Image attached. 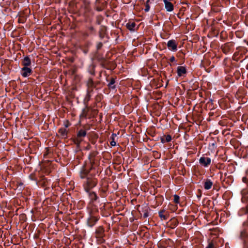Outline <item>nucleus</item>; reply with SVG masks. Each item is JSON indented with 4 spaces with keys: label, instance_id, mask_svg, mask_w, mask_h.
Returning a JSON list of instances; mask_svg holds the SVG:
<instances>
[{
    "label": "nucleus",
    "instance_id": "nucleus-16",
    "mask_svg": "<svg viewBox=\"0 0 248 248\" xmlns=\"http://www.w3.org/2000/svg\"><path fill=\"white\" fill-rule=\"evenodd\" d=\"M89 193V196L91 201H94L97 200V196L96 194V193L94 192H88Z\"/></svg>",
    "mask_w": 248,
    "mask_h": 248
},
{
    "label": "nucleus",
    "instance_id": "nucleus-15",
    "mask_svg": "<svg viewBox=\"0 0 248 248\" xmlns=\"http://www.w3.org/2000/svg\"><path fill=\"white\" fill-rule=\"evenodd\" d=\"M58 132L62 137L66 138L67 137V131L65 128H60Z\"/></svg>",
    "mask_w": 248,
    "mask_h": 248
},
{
    "label": "nucleus",
    "instance_id": "nucleus-5",
    "mask_svg": "<svg viewBox=\"0 0 248 248\" xmlns=\"http://www.w3.org/2000/svg\"><path fill=\"white\" fill-rule=\"evenodd\" d=\"M86 135V132L84 130H80L77 134V143L79 144L82 140V137H85Z\"/></svg>",
    "mask_w": 248,
    "mask_h": 248
},
{
    "label": "nucleus",
    "instance_id": "nucleus-27",
    "mask_svg": "<svg viewBox=\"0 0 248 248\" xmlns=\"http://www.w3.org/2000/svg\"><path fill=\"white\" fill-rule=\"evenodd\" d=\"M170 61L171 62H173L175 61V57L173 56H172V57H170Z\"/></svg>",
    "mask_w": 248,
    "mask_h": 248
},
{
    "label": "nucleus",
    "instance_id": "nucleus-2",
    "mask_svg": "<svg viewBox=\"0 0 248 248\" xmlns=\"http://www.w3.org/2000/svg\"><path fill=\"white\" fill-rule=\"evenodd\" d=\"M211 162V158L208 157L202 156L199 159L200 164L204 167H208Z\"/></svg>",
    "mask_w": 248,
    "mask_h": 248
},
{
    "label": "nucleus",
    "instance_id": "nucleus-25",
    "mask_svg": "<svg viewBox=\"0 0 248 248\" xmlns=\"http://www.w3.org/2000/svg\"><path fill=\"white\" fill-rule=\"evenodd\" d=\"M110 144L112 146H115L116 145V143L114 141V139H113V140L110 142Z\"/></svg>",
    "mask_w": 248,
    "mask_h": 248
},
{
    "label": "nucleus",
    "instance_id": "nucleus-8",
    "mask_svg": "<svg viewBox=\"0 0 248 248\" xmlns=\"http://www.w3.org/2000/svg\"><path fill=\"white\" fill-rule=\"evenodd\" d=\"M98 220V218L97 217L92 216L88 220V224L90 227H92L94 225Z\"/></svg>",
    "mask_w": 248,
    "mask_h": 248
},
{
    "label": "nucleus",
    "instance_id": "nucleus-14",
    "mask_svg": "<svg viewBox=\"0 0 248 248\" xmlns=\"http://www.w3.org/2000/svg\"><path fill=\"white\" fill-rule=\"evenodd\" d=\"M160 140L162 143L169 142L171 140V137L170 135H164L163 137L161 138Z\"/></svg>",
    "mask_w": 248,
    "mask_h": 248
},
{
    "label": "nucleus",
    "instance_id": "nucleus-21",
    "mask_svg": "<svg viewBox=\"0 0 248 248\" xmlns=\"http://www.w3.org/2000/svg\"><path fill=\"white\" fill-rule=\"evenodd\" d=\"M115 83V80L113 78H112L110 81V82L108 84V86L110 88H114L115 87L113 86L114 84Z\"/></svg>",
    "mask_w": 248,
    "mask_h": 248
},
{
    "label": "nucleus",
    "instance_id": "nucleus-10",
    "mask_svg": "<svg viewBox=\"0 0 248 248\" xmlns=\"http://www.w3.org/2000/svg\"><path fill=\"white\" fill-rule=\"evenodd\" d=\"M159 217L162 220H167L169 218V214L168 212H165V211L162 210L158 213Z\"/></svg>",
    "mask_w": 248,
    "mask_h": 248
},
{
    "label": "nucleus",
    "instance_id": "nucleus-13",
    "mask_svg": "<svg viewBox=\"0 0 248 248\" xmlns=\"http://www.w3.org/2000/svg\"><path fill=\"white\" fill-rule=\"evenodd\" d=\"M213 186V182L210 179H206L204 184V188L206 190H209Z\"/></svg>",
    "mask_w": 248,
    "mask_h": 248
},
{
    "label": "nucleus",
    "instance_id": "nucleus-23",
    "mask_svg": "<svg viewBox=\"0 0 248 248\" xmlns=\"http://www.w3.org/2000/svg\"><path fill=\"white\" fill-rule=\"evenodd\" d=\"M179 200V197L177 195H175L174 196V202L175 203H178Z\"/></svg>",
    "mask_w": 248,
    "mask_h": 248
},
{
    "label": "nucleus",
    "instance_id": "nucleus-12",
    "mask_svg": "<svg viewBox=\"0 0 248 248\" xmlns=\"http://www.w3.org/2000/svg\"><path fill=\"white\" fill-rule=\"evenodd\" d=\"M136 24L134 22H129L126 25V27L130 31H134L136 30Z\"/></svg>",
    "mask_w": 248,
    "mask_h": 248
},
{
    "label": "nucleus",
    "instance_id": "nucleus-20",
    "mask_svg": "<svg viewBox=\"0 0 248 248\" xmlns=\"http://www.w3.org/2000/svg\"><path fill=\"white\" fill-rule=\"evenodd\" d=\"M150 1V0H147L145 3V8L144 9V11L146 12H147L150 10V6L149 4V2Z\"/></svg>",
    "mask_w": 248,
    "mask_h": 248
},
{
    "label": "nucleus",
    "instance_id": "nucleus-11",
    "mask_svg": "<svg viewBox=\"0 0 248 248\" xmlns=\"http://www.w3.org/2000/svg\"><path fill=\"white\" fill-rule=\"evenodd\" d=\"M31 64V61L30 58L28 56H26L24 57L22 62V65L24 66V67H29Z\"/></svg>",
    "mask_w": 248,
    "mask_h": 248
},
{
    "label": "nucleus",
    "instance_id": "nucleus-1",
    "mask_svg": "<svg viewBox=\"0 0 248 248\" xmlns=\"http://www.w3.org/2000/svg\"><path fill=\"white\" fill-rule=\"evenodd\" d=\"M92 160H90V162ZM94 169L93 165L91 162V165L84 166L80 172V178H86V180L83 183V187L87 192H89L90 190L94 187L97 184V180L95 177L89 174V170Z\"/></svg>",
    "mask_w": 248,
    "mask_h": 248
},
{
    "label": "nucleus",
    "instance_id": "nucleus-3",
    "mask_svg": "<svg viewBox=\"0 0 248 248\" xmlns=\"http://www.w3.org/2000/svg\"><path fill=\"white\" fill-rule=\"evenodd\" d=\"M167 46L170 50L175 52L177 50V44L174 40H169Z\"/></svg>",
    "mask_w": 248,
    "mask_h": 248
},
{
    "label": "nucleus",
    "instance_id": "nucleus-29",
    "mask_svg": "<svg viewBox=\"0 0 248 248\" xmlns=\"http://www.w3.org/2000/svg\"><path fill=\"white\" fill-rule=\"evenodd\" d=\"M90 148V145H88V146L87 147V149H89Z\"/></svg>",
    "mask_w": 248,
    "mask_h": 248
},
{
    "label": "nucleus",
    "instance_id": "nucleus-18",
    "mask_svg": "<svg viewBox=\"0 0 248 248\" xmlns=\"http://www.w3.org/2000/svg\"><path fill=\"white\" fill-rule=\"evenodd\" d=\"M206 248H217L216 244L213 241H210L208 242V245Z\"/></svg>",
    "mask_w": 248,
    "mask_h": 248
},
{
    "label": "nucleus",
    "instance_id": "nucleus-9",
    "mask_svg": "<svg viewBox=\"0 0 248 248\" xmlns=\"http://www.w3.org/2000/svg\"><path fill=\"white\" fill-rule=\"evenodd\" d=\"M104 230L102 227H98L95 232L96 237L97 238H102L104 235Z\"/></svg>",
    "mask_w": 248,
    "mask_h": 248
},
{
    "label": "nucleus",
    "instance_id": "nucleus-26",
    "mask_svg": "<svg viewBox=\"0 0 248 248\" xmlns=\"http://www.w3.org/2000/svg\"><path fill=\"white\" fill-rule=\"evenodd\" d=\"M85 109L83 110L82 113L80 115V117H84L86 116V113L85 112Z\"/></svg>",
    "mask_w": 248,
    "mask_h": 248
},
{
    "label": "nucleus",
    "instance_id": "nucleus-22",
    "mask_svg": "<svg viewBox=\"0 0 248 248\" xmlns=\"http://www.w3.org/2000/svg\"><path fill=\"white\" fill-rule=\"evenodd\" d=\"M247 235V232L245 230H243L241 232L240 236L242 238H245Z\"/></svg>",
    "mask_w": 248,
    "mask_h": 248
},
{
    "label": "nucleus",
    "instance_id": "nucleus-6",
    "mask_svg": "<svg viewBox=\"0 0 248 248\" xmlns=\"http://www.w3.org/2000/svg\"><path fill=\"white\" fill-rule=\"evenodd\" d=\"M163 1L165 4V7L167 11L171 12L173 11L174 7L171 2L168 0H163Z\"/></svg>",
    "mask_w": 248,
    "mask_h": 248
},
{
    "label": "nucleus",
    "instance_id": "nucleus-19",
    "mask_svg": "<svg viewBox=\"0 0 248 248\" xmlns=\"http://www.w3.org/2000/svg\"><path fill=\"white\" fill-rule=\"evenodd\" d=\"M149 210H150V209L149 207H146L144 209V210L143 211V216L144 217H148L149 216V214H148V211Z\"/></svg>",
    "mask_w": 248,
    "mask_h": 248
},
{
    "label": "nucleus",
    "instance_id": "nucleus-30",
    "mask_svg": "<svg viewBox=\"0 0 248 248\" xmlns=\"http://www.w3.org/2000/svg\"><path fill=\"white\" fill-rule=\"evenodd\" d=\"M245 179H246L245 178H243V181H244V180H245Z\"/></svg>",
    "mask_w": 248,
    "mask_h": 248
},
{
    "label": "nucleus",
    "instance_id": "nucleus-7",
    "mask_svg": "<svg viewBox=\"0 0 248 248\" xmlns=\"http://www.w3.org/2000/svg\"><path fill=\"white\" fill-rule=\"evenodd\" d=\"M177 73L179 77H181L186 73V70L185 67L179 66L177 68Z\"/></svg>",
    "mask_w": 248,
    "mask_h": 248
},
{
    "label": "nucleus",
    "instance_id": "nucleus-28",
    "mask_svg": "<svg viewBox=\"0 0 248 248\" xmlns=\"http://www.w3.org/2000/svg\"><path fill=\"white\" fill-rule=\"evenodd\" d=\"M69 124H65V128L68 127L69 126Z\"/></svg>",
    "mask_w": 248,
    "mask_h": 248
},
{
    "label": "nucleus",
    "instance_id": "nucleus-4",
    "mask_svg": "<svg viewBox=\"0 0 248 248\" xmlns=\"http://www.w3.org/2000/svg\"><path fill=\"white\" fill-rule=\"evenodd\" d=\"M22 77L26 78L30 76L32 73V70L29 67H23L20 71Z\"/></svg>",
    "mask_w": 248,
    "mask_h": 248
},
{
    "label": "nucleus",
    "instance_id": "nucleus-24",
    "mask_svg": "<svg viewBox=\"0 0 248 248\" xmlns=\"http://www.w3.org/2000/svg\"><path fill=\"white\" fill-rule=\"evenodd\" d=\"M102 46H103V44L102 43H101V42L98 43L97 45V48L98 49H100Z\"/></svg>",
    "mask_w": 248,
    "mask_h": 248
},
{
    "label": "nucleus",
    "instance_id": "nucleus-31",
    "mask_svg": "<svg viewBox=\"0 0 248 248\" xmlns=\"http://www.w3.org/2000/svg\"><path fill=\"white\" fill-rule=\"evenodd\" d=\"M100 37H101V38H102V37H103V36H102L101 35H100Z\"/></svg>",
    "mask_w": 248,
    "mask_h": 248
},
{
    "label": "nucleus",
    "instance_id": "nucleus-17",
    "mask_svg": "<svg viewBox=\"0 0 248 248\" xmlns=\"http://www.w3.org/2000/svg\"><path fill=\"white\" fill-rule=\"evenodd\" d=\"M87 85L89 88H93V87L94 83L92 78H89L88 80Z\"/></svg>",
    "mask_w": 248,
    "mask_h": 248
}]
</instances>
